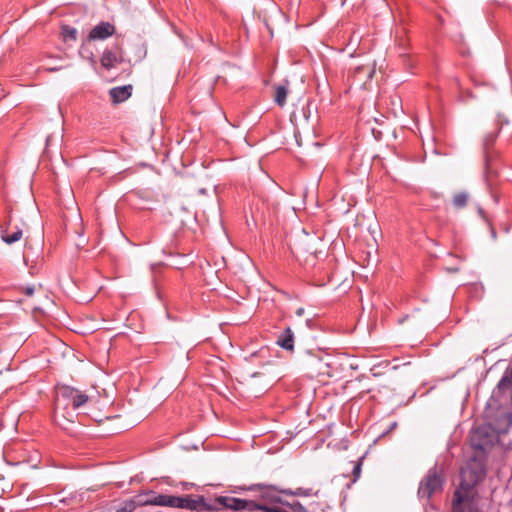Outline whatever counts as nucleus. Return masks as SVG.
<instances>
[{
    "label": "nucleus",
    "mask_w": 512,
    "mask_h": 512,
    "mask_svg": "<svg viewBox=\"0 0 512 512\" xmlns=\"http://www.w3.org/2000/svg\"><path fill=\"white\" fill-rule=\"evenodd\" d=\"M503 417L506 420L508 425H510L512 423V414L511 413H505V414H503Z\"/></svg>",
    "instance_id": "obj_19"
},
{
    "label": "nucleus",
    "mask_w": 512,
    "mask_h": 512,
    "mask_svg": "<svg viewBox=\"0 0 512 512\" xmlns=\"http://www.w3.org/2000/svg\"><path fill=\"white\" fill-rule=\"evenodd\" d=\"M468 199H469V194L467 192H459V193L455 194L452 199L453 206L456 209H462L467 205Z\"/></svg>",
    "instance_id": "obj_15"
},
{
    "label": "nucleus",
    "mask_w": 512,
    "mask_h": 512,
    "mask_svg": "<svg viewBox=\"0 0 512 512\" xmlns=\"http://www.w3.org/2000/svg\"><path fill=\"white\" fill-rule=\"evenodd\" d=\"M132 86L125 85L114 87L110 90V96L115 103H121L131 96Z\"/></svg>",
    "instance_id": "obj_12"
},
{
    "label": "nucleus",
    "mask_w": 512,
    "mask_h": 512,
    "mask_svg": "<svg viewBox=\"0 0 512 512\" xmlns=\"http://www.w3.org/2000/svg\"><path fill=\"white\" fill-rule=\"evenodd\" d=\"M89 400V396L69 385L58 384L55 387L54 420L57 425L65 427V422L74 423L77 415L74 411Z\"/></svg>",
    "instance_id": "obj_3"
},
{
    "label": "nucleus",
    "mask_w": 512,
    "mask_h": 512,
    "mask_svg": "<svg viewBox=\"0 0 512 512\" xmlns=\"http://www.w3.org/2000/svg\"><path fill=\"white\" fill-rule=\"evenodd\" d=\"M61 34L65 41H69V40L76 41L78 32H77L76 28L71 27L69 25H65L62 27Z\"/></svg>",
    "instance_id": "obj_16"
},
{
    "label": "nucleus",
    "mask_w": 512,
    "mask_h": 512,
    "mask_svg": "<svg viewBox=\"0 0 512 512\" xmlns=\"http://www.w3.org/2000/svg\"><path fill=\"white\" fill-rule=\"evenodd\" d=\"M286 351L294 350V333L290 327L285 328L277 337L276 341Z\"/></svg>",
    "instance_id": "obj_11"
},
{
    "label": "nucleus",
    "mask_w": 512,
    "mask_h": 512,
    "mask_svg": "<svg viewBox=\"0 0 512 512\" xmlns=\"http://www.w3.org/2000/svg\"><path fill=\"white\" fill-rule=\"evenodd\" d=\"M151 500L146 502L156 504L157 506H169L176 508L188 509L191 511H215L221 508L240 511H256L261 512H288L280 507L267 508L252 500H245L231 496H218L213 503H207L204 496L193 497L191 495H149Z\"/></svg>",
    "instance_id": "obj_1"
},
{
    "label": "nucleus",
    "mask_w": 512,
    "mask_h": 512,
    "mask_svg": "<svg viewBox=\"0 0 512 512\" xmlns=\"http://www.w3.org/2000/svg\"><path fill=\"white\" fill-rule=\"evenodd\" d=\"M304 312H305L304 308L300 307V308H298V309L296 310V312H295V313H296V315H297L298 317H301V316H303Z\"/></svg>",
    "instance_id": "obj_21"
},
{
    "label": "nucleus",
    "mask_w": 512,
    "mask_h": 512,
    "mask_svg": "<svg viewBox=\"0 0 512 512\" xmlns=\"http://www.w3.org/2000/svg\"><path fill=\"white\" fill-rule=\"evenodd\" d=\"M362 69H363V67H358V68H357V72H359V71H360V70H362Z\"/></svg>",
    "instance_id": "obj_25"
},
{
    "label": "nucleus",
    "mask_w": 512,
    "mask_h": 512,
    "mask_svg": "<svg viewBox=\"0 0 512 512\" xmlns=\"http://www.w3.org/2000/svg\"><path fill=\"white\" fill-rule=\"evenodd\" d=\"M296 507H297V509H296L297 512H307L306 509L299 503H297Z\"/></svg>",
    "instance_id": "obj_22"
},
{
    "label": "nucleus",
    "mask_w": 512,
    "mask_h": 512,
    "mask_svg": "<svg viewBox=\"0 0 512 512\" xmlns=\"http://www.w3.org/2000/svg\"><path fill=\"white\" fill-rule=\"evenodd\" d=\"M150 494L157 495L154 492H147L145 494L138 495L136 499H138V502L134 500H128L125 501L116 512H133L137 505H153L152 503L146 502L147 500H150Z\"/></svg>",
    "instance_id": "obj_10"
},
{
    "label": "nucleus",
    "mask_w": 512,
    "mask_h": 512,
    "mask_svg": "<svg viewBox=\"0 0 512 512\" xmlns=\"http://www.w3.org/2000/svg\"><path fill=\"white\" fill-rule=\"evenodd\" d=\"M490 430L491 427L489 425H483L471 432L470 443L474 450L485 452L493 446L495 437Z\"/></svg>",
    "instance_id": "obj_5"
},
{
    "label": "nucleus",
    "mask_w": 512,
    "mask_h": 512,
    "mask_svg": "<svg viewBox=\"0 0 512 512\" xmlns=\"http://www.w3.org/2000/svg\"><path fill=\"white\" fill-rule=\"evenodd\" d=\"M361 470H362V458L354 464V467L352 470L353 482H356L358 480V478L361 475Z\"/></svg>",
    "instance_id": "obj_17"
},
{
    "label": "nucleus",
    "mask_w": 512,
    "mask_h": 512,
    "mask_svg": "<svg viewBox=\"0 0 512 512\" xmlns=\"http://www.w3.org/2000/svg\"><path fill=\"white\" fill-rule=\"evenodd\" d=\"M250 490H264L266 495H271L278 491V489L274 485H265V484H256L252 487H250ZM279 492L285 494V495H294V496H302V497H309V496H317L318 491H313L312 488H297L296 490H290V489H282L279 490Z\"/></svg>",
    "instance_id": "obj_6"
},
{
    "label": "nucleus",
    "mask_w": 512,
    "mask_h": 512,
    "mask_svg": "<svg viewBox=\"0 0 512 512\" xmlns=\"http://www.w3.org/2000/svg\"><path fill=\"white\" fill-rule=\"evenodd\" d=\"M23 236V229L12 223L11 217L6 224V227L1 231V239L8 245L18 242Z\"/></svg>",
    "instance_id": "obj_8"
},
{
    "label": "nucleus",
    "mask_w": 512,
    "mask_h": 512,
    "mask_svg": "<svg viewBox=\"0 0 512 512\" xmlns=\"http://www.w3.org/2000/svg\"><path fill=\"white\" fill-rule=\"evenodd\" d=\"M288 89L286 85H278L275 89L274 101L280 107H283L286 103Z\"/></svg>",
    "instance_id": "obj_14"
},
{
    "label": "nucleus",
    "mask_w": 512,
    "mask_h": 512,
    "mask_svg": "<svg viewBox=\"0 0 512 512\" xmlns=\"http://www.w3.org/2000/svg\"><path fill=\"white\" fill-rule=\"evenodd\" d=\"M115 33V26L109 22H100L89 32V40H105Z\"/></svg>",
    "instance_id": "obj_9"
},
{
    "label": "nucleus",
    "mask_w": 512,
    "mask_h": 512,
    "mask_svg": "<svg viewBox=\"0 0 512 512\" xmlns=\"http://www.w3.org/2000/svg\"><path fill=\"white\" fill-rule=\"evenodd\" d=\"M22 291L24 292L25 295L27 296H32L33 293H34V287L32 286H26V287H23L22 288Z\"/></svg>",
    "instance_id": "obj_18"
},
{
    "label": "nucleus",
    "mask_w": 512,
    "mask_h": 512,
    "mask_svg": "<svg viewBox=\"0 0 512 512\" xmlns=\"http://www.w3.org/2000/svg\"><path fill=\"white\" fill-rule=\"evenodd\" d=\"M478 213H479V215L482 217V219H484L486 222H488V219H487V217H486V214H485V212H484V210H483L482 208H479V209H478Z\"/></svg>",
    "instance_id": "obj_20"
},
{
    "label": "nucleus",
    "mask_w": 512,
    "mask_h": 512,
    "mask_svg": "<svg viewBox=\"0 0 512 512\" xmlns=\"http://www.w3.org/2000/svg\"><path fill=\"white\" fill-rule=\"evenodd\" d=\"M500 130H501V126H499L494 131L488 132L483 138L482 147H483L485 166H486L487 170L489 169L490 163L494 158V151L492 148L496 142V139L498 137Z\"/></svg>",
    "instance_id": "obj_7"
},
{
    "label": "nucleus",
    "mask_w": 512,
    "mask_h": 512,
    "mask_svg": "<svg viewBox=\"0 0 512 512\" xmlns=\"http://www.w3.org/2000/svg\"><path fill=\"white\" fill-rule=\"evenodd\" d=\"M374 73H375L374 68H370L368 71V78L371 79L373 77Z\"/></svg>",
    "instance_id": "obj_23"
},
{
    "label": "nucleus",
    "mask_w": 512,
    "mask_h": 512,
    "mask_svg": "<svg viewBox=\"0 0 512 512\" xmlns=\"http://www.w3.org/2000/svg\"><path fill=\"white\" fill-rule=\"evenodd\" d=\"M443 478L436 467L431 468L426 477L420 482L418 496L430 499L437 492L442 491Z\"/></svg>",
    "instance_id": "obj_4"
},
{
    "label": "nucleus",
    "mask_w": 512,
    "mask_h": 512,
    "mask_svg": "<svg viewBox=\"0 0 512 512\" xmlns=\"http://www.w3.org/2000/svg\"><path fill=\"white\" fill-rule=\"evenodd\" d=\"M490 230H491V236H492V238H493V239H496V231H495V229L491 226V229H490Z\"/></svg>",
    "instance_id": "obj_24"
},
{
    "label": "nucleus",
    "mask_w": 512,
    "mask_h": 512,
    "mask_svg": "<svg viewBox=\"0 0 512 512\" xmlns=\"http://www.w3.org/2000/svg\"><path fill=\"white\" fill-rule=\"evenodd\" d=\"M101 65L109 70L115 66L116 63L119 62V58L117 54L112 50H105L101 57Z\"/></svg>",
    "instance_id": "obj_13"
},
{
    "label": "nucleus",
    "mask_w": 512,
    "mask_h": 512,
    "mask_svg": "<svg viewBox=\"0 0 512 512\" xmlns=\"http://www.w3.org/2000/svg\"><path fill=\"white\" fill-rule=\"evenodd\" d=\"M485 474L484 462L476 458H472L461 469V481L453 493L452 512H481L475 486L485 477Z\"/></svg>",
    "instance_id": "obj_2"
}]
</instances>
